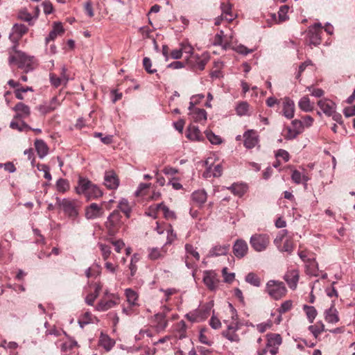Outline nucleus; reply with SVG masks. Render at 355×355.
Returning <instances> with one entry per match:
<instances>
[{
	"label": "nucleus",
	"instance_id": "a211bd4d",
	"mask_svg": "<svg viewBox=\"0 0 355 355\" xmlns=\"http://www.w3.org/2000/svg\"><path fill=\"white\" fill-rule=\"evenodd\" d=\"M189 110V115L198 123H203L207 121V113L204 109L190 108Z\"/></svg>",
	"mask_w": 355,
	"mask_h": 355
},
{
	"label": "nucleus",
	"instance_id": "a18cd8bd",
	"mask_svg": "<svg viewBox=\"0 0 355 355\" xmlns=\"http://www.w3.org/2000/svg\"><path fill=\"white\" fill-rule=\"evenodd\" d=\"M245 280L248 284L256 286L259 287L261 285V281L259 277L254 272L248 273L245 278Z\"/></svg>",
	"mask_w": 355,
	"mask_h": 355
},
{
	"label": "nucleus",
	"instance_id": "6ab92c4d",
	"mask_svg": "<svg viewBox=\"0 0 355 355\" xmlns=\"http://www.w3.org/2000/svg\"><path fill=\"white\" fill-rule=\"evenodd\" d=\"M119 179L113 171H107L104 176V184L110 189H116L119 187Z\"/></svg>",
	"mask_w": 355,
	"mask_h": 355
},
{
	"label": "nucleus",
	"instance_id": "37998d69",
	"mask_svg": "<svg viewBox=\"0 0 355 355\" xmlns=\"http://www.w3.org/2000/svg\"><path fill=\"white\" fill-rule=\"evenodd\" d=\"M96 318L90 312H85L79 319L78 323L83 328L85 325L94 322Z\"/></svg>",
	"mask_w": 355,
	"mask_h": 355
},
{
	"label": "nucleus",
	"instance_id": "423d86ee",
	"mask_svg": "<svg viewBox=\"0 0 355 355\" xmlns=\"http://www.w3.org/2000/svg\"><path fill=\"white\" fill-rule=\"evenodd\" d=\"M323 26L320 22L308 28L306 42L309 45L318 46L321 43Z\"/></svg>",
	"mask_w": 355,
	"mask_h": 355
},
{
	"label": "nucleus",
	"instance_id": "a19ab883",
	"mask_svg": "<svg viewBox=\"0 0 355 355\" xmlns=\"http://www.w3.org/2000/svg\"><path fill=\"white\" fill-rule=\"evenodd\" d=\"M214 177H220L222 175V166L220 164L214 166L213 170L211 167H209L207 170L204 173L203 176L205 178H209L211 175Z\"/></svg>",
	"mask_w": 355,
	"mask_h": 355
},
{
	"label": "nucleus",
	"instance_id": "4d7b16f0",
	"mask_svg": "<svg viewBox=\"0 0 355 355\" xmlns=\"http://www.w3.org/2000/svg\"><path fill=\"white\" fill-rule=\"evenodd\" d=\"M212 306L213 304L209 302L202 306L200 309H198L201 311L200 315L202 320H204L209 316V313L212 309Z\"/></svg>",
	"mask_w": 355,
	"mask_h": 355
},
{
	"label": "nucleus",
	"instance_id": "58836bf2",
	"mask_svg": "<svg viewBox=\"0 0 355 355\" xmlns=\"http://www.w3.org/2000/svg\"><path fill=\"white\" fill-rule=\"evenodd\" d=\"M277 249L281 252H287L291 254L294 250V245L291 239H286L284 245H281Z\"/></svg>",
	"mask_w": 355,
	"mask_h": 355
},
{
	"label": "nucleus",
	"instance_id": "680f3d73",
	"mask_svg": "<svg viewBox=\"0 0 355 355\" xmlns=\"http://www.w3.org/2000/svg\"><path fill=\"white\" fill-rule=\"evenodd\" d=\"M289 7L288 6H282L279 8L278 15L279 21H284L288 19V12Z\"/></svg>",
	"mask_w": 355,
	"mask_h": 355
},
{
	"label": "nucleus",
	"instance_id": "5701e85b",
	"mask_svg": "<svg viewBox=\"0 0 355 355\" xmlns=\"http://www.w3.org/2000/svg\"><path fill=\"white\" fill-rule=\"evenodd\" d=\"M186 136L191 141H200L203 139L202 133L198 127L193 125H191L188 127Z\"/></svg>",
	"mask_w": 355,
	"mask_h": 355
},
{
	"label": "nucleus",
	"instance_id": "0eeeda50",
	"mask_svg": "<svg viewBox=\"0 0 355 355\" xmlns=\"http://www.w3.org/2000/svg\"><path fill=\"white\" fill-rule=\"evenodd\" d=\"M188 49H189L188 51H187L185 49V51L187 53H191L189 58L187 59L188 64L194 71H197V70L202 71L205 69V67L208 60L206 58H201L198 54H193L192 53L193 49L191 46H189Z\"/></svg>",
	"mask_w": 355,
	"mask_h": 355
},
{
	"label": "nucleus",
	"instance_id": "49530a36",
	"mask_svg": "<svg viewBox=\"0 0 355 355\" xmlns=\"http://www.w3.org/2000/svg\"><path fill=\"white\" fill-rule=\"evenodd\" d=\"M155 320L157 322V329L158 330H163L167 326V321L165 319L166 316L164 313H160L155 315Z\"/></svg>",
	"mask_w": 355,
	"mask_h": 355
},
{
	"label": "nucleus",
	"instance_id": "e2e57ef3",
	"mask_svg": "<svg viewBox=\"0 0 355 355\" xmlns=\"http://www.w3.org/2000/svg\"><path fill=\"white\" fill-rule=\"evenodd\" d=\"M19 17L20 19L28 22L30 25L33 24L34 17L26 10H21L19 13Z\"/></svg>",
	"mask_w": 355,
	"mask_h": 355
},
{
	"label": "nucleus",
	"instance_id": "3c124183",
	"mask_svg": "<svg viewBox=\"0 0 355 355\" xmlns=\"http://www.w3.org/2000/svg\"><path fill=\"white\" fill-rule=\"evenodd\" d=\"M98 246L101 252V255L103 260L106 261L111 254V247L101 243H99Z\"/></svg>",
	"mask_w": 355,
	"mask_h": 355
},
{
	"label": "nucleus",
	"instance_id": "bb28decb",
	"mask_svg": "<svg viewBox=\"0 0 355 355\" xmlns=\"http://www.w3.org/2000/svg\"><path fill=\"white\" fill-rule=\"evenodd\" d=\"M207 195L205 190H197L193 192L191 198L193 202L201 207L207 200Z\"/></svg>",
	"mask_w": 355,
	"mask_h": 355
},
{
	"label": "nucleus",
	"instance_id": "2eb2a0df",
	"mask_svg": "<svg viewBox=\"0 0 355 355\" xmlns=\"http://www.w3.org/2000/svg\"><path fill=\"white\" fill-rule=\"evenodd\" d=\"M248 251L247 243L242 239H238L235 241L233 246V252L236 257L241 259L245 257Z\"/></svg>",
	"mask_w": 355,
	"mask_h": 355
},
{
	"label": "nucleus",
	"instance_id": "b1692460",
	"mask_svg": "<svg viewBox=\"0 0 355 355\" xmlns=\"http://www.w3.org/2000/svg\"><path fill=\"white\" fill-rule=\"evenodd\" d=\"M324 318L328 323L335 324L339 321L338 312L332 305L324 312Z\"/></svg>",
	"mask_w": 355,
	"mask_h": 355
},
{
	"label": "nucleus",
	"instance_id": "de8ad7c7",
	"mask_svg": "<svg viewBox=\"0 0 355 355\" xmlns=\"http://www.w3.org/2000/svg\"><path fill=\"white\" fill-rule=\"evenodd\" d=\"M118 207L122 212H123L125 214V216L128 218L130 217L131 209L130 207L128 201L126 199H121L120 201L119 202Z\"/></svg>",
	"mask_w": 355,
	"mask_h": 355
},
{
	"label": "nucleus",
	"instance_id": "ddd939ff",
	"mask_svg": "<svg viewBox=\"0 0 355 355\" xmlns=\"http://www.w3.org/2000/svg\"><path fill=\"white\" fill-rule=\"evenodd\" d=\"M282 114L288 119L293 118L295 114V103L293 100L286 97L282 103Z\"/></svg>",
	"mask_w": 355,
	"mask_h": 355
},
{
	"label": "nucleus",
	"instance_id": "473e14b6",
	"mask_svg": "<svg viewBox=\"0 0 355 355\" xmlns=\"http://www.w3.org/2000/svg\"><path fill=\"white\" fill-rule=\"evenodd\" d=\"M35 149L37 150V153L38 154V156L40 158H44L45 156L47 155L49 152V148L46 143L41 139H37L35 141Z\"/></svg>",
	"mask_w": 355,
	"mask_h": 355
},
{
	"label": "nucleus",
	"instance_id": "c9c22d12",
	"mask_svg": "<svg viewBox=\"0 0 355 355\" xmlns=\"http://www.w3.org/2000/svg\"><path fill=\"white\" fill-rule=\"evenodd\" d=\"M125 295L127 299V302L129 304L130 306H137L138 301V294L137 292L133 291L131 288H126L125 290Z\"/></svg>",
	"mask_w": 355,
	"mask_h": 355
},
{
	"label": "nucleus",
	"instance_id": "a878e982",
	"mask_svg": "<svg viewBox=\"0 0 355 355\" xmlns=\"http://www.w3.org/2000/svg\"><path fill=\"white\" fill-rule=\"evenodd\" d=\"M232 6L230 3H222L220 4V9L222 11L221 15L225 17V21L230 22L234 20L236 15L232 12Z\"/></svg>",
	"mask_w": 355,
	"mask_h": 355
},
{
	"label": "nucleus",
	"instance_id": "f03ea898",
	"mask_svg": "<svg viewBox=\"0 0 355 355\" xmlns=\"http://www.w3.org/2000/svg\"><path fill=\"white\" fill-rule=\"evenodd\" d=\"M10 64H15L25 72L32 71L35 67V58L33 56L26 55L22 51H15L13 55L9 57Z\"/></svg>",
	"mask_w": 355,
	"mask_h": 355
},
{
	"label": "nucleus",
	"instance_id": "5fc2aeb1",
	"mask_svg": "<svg viewBox=\"0 0 355 355\" xmlns=\"http://www.w3.org/2000/svg\"><path fill=\"white\" fill-rule=\"evenodd\" d=\"M288 234L287 230H282L277 234L275 239H274V244L277 248H279L281 245L284 239L286 238V235Z\"/></svg>",
	"mask_w": 355,
	"mask_h": 355
},
{
	"label": "nucleus",
	"instance_id": "72a5a7b5",
	"mask_svg": "<svg viewBox=\"0 0 355 355\" xmlns=\"http://www.w3.org/2000/svg\"><path fill=\"white\" fill-rule=\"evenodd\" d=\"M292 180L297 184L304 183L306 184L309 178L305 175L304 172H300L297 170H293L291 174Z\"/></svg>",
	"mask_w": 355,
	"mask_h": 355
},
{
	"label": "nucleus",
	"instance_id": "4c0bfd02",
	"mask_svg": "<svg viewBox=\"0 0 355 355\" xmlns=\"http://www.w3.org/2000/svg\"><path fill=\"white\" fill-rule=\"evenodd\" d=\"M155 209L156 211H161L167 219L175 218V213L171 211L163 202L156 205Z\"/></svg>",
	"mask_w": 355,
	"mask_h": 355
},
{
	"label": "nucleus",
	"instance_id": "13d9d810",
	"mask_svg": "<svg viewBox=\"0 0 355 355\" xmlns=\"http://www.w3.org/2000/svg\"><path fill=\"white\" fill-rule=\"evenodd\" d=\"M222 275L224 278V282L225 283L230 284L232 283L235 278L234 272H228V269L227 267H225L222 270Z\"/></svg>",
	"mask_w": 355,
	"mask_h": 355
},
{
	"label": "nucleus",
	"instance_id": "9b49d317",
	"mask_svg": "<svg viewBox=\"0 0 355 355\" xmlns=\"http://www.w3.org/2000/svg\"><path fill=\"white\" fill-rule=\"evenodd\" d=\"M299 278L300 272L297 269H288L284 276V279L292 290L297 288Z\"/></svg>",
	"mask_w": 355,
	"mask_h": 355
},
{
	"label": "nucleus",
	"instance_id": "f704fd0d",
	"mask_svg": "<svg viewBox=\"0 0 355 355\" xmlns=\"http://www.w3.org/2000/svg\"><path fill=\"white\" fill-rule=\"evenodd\" d=\"M306 271L309 275L314 277L319 275L318 264L314 258L306 263Z\"/></svg>",
	"mask_w": 355,
	"mask_h": 355
},
{
	"label": "nucleus",
	"instance_id": "4be33fe9",
	"mask_svg": "<svg viewBox=\"0 0 355 355\" xmlns=\"http://www.w3.org/2000/svg\"><path fill=\"white\" fill-rule=\"evenodd\" d=\"M28 31V28L24 24H15L12 28L10 38L12 41H17Z\"/></svg>",
	"mask_w": 355,
	"mask_h": 355
},
{
	"label": "nucleus",
	"instance_id": "f3484780",
	"mask_svg": "<svg viewBox=\"0 0 355 355\" xmlns=\"http://www.w3.org/2000/svg\"><path fill=\"white\" fill-rule=\"evenodd\" d=\"M60 105V102L56 96L51 98L49 102H45L38 107V110L42 114H46L55 110Z\"/></svg>",
	"mask_w": 355,
	"mask_h": 355
},
{
	"label": "nucleus",
	"instance_id": "ea45409f",
	"mask_svg": "<svg viewBox=\"0 0 355 355\" xmlns=\"http://www.w3.org/2000/svg\"><path fill=\"white\" fill-rule=\"evenodd\" d=\"M55 187L57 191L62 193L67 192L70 188L69 181L63 178H60L57 180Z\"/></svg>",
	"mask_w": 355,
	"mask_h": 355
},
{
	"label": "nucleus",
	"instance_id": "aec40b11",
	"mask_svg": "<svg viewBox=\"0 0 355 355\" xmlns=\"http://www.w3.org/2000/svg\"><path fill=\"white\" fill-rule=\"evenodd\" d=\"M244 146L247 148H254L258 143V136L253 130H249L244 133Z\"/></svg>",
	"mask_w": 355,
	"mask_h": 355
},
{
	"label": "nucleus",
	"instance_id": "1a4fd4ad",
	"mask_svg": "<svg viewBox=\"0 0 355 355\" xmlns=\"http://www.w3.org/2000/svg\"><path fill=\"white\" fill-rule=\"evenodd\" d=\"M203 282L209 290L215 291L218 288L220 280L214 270H205L203 272Z\"/></svg>",
	"mask_w": 355,
	"mask_h": 355
},
{
	"label": "nucleus",
	"instance_id": "7c9ffc66",
	"mask_svg": "<svg viewBox=\"0 0 355 355\" xmlns=\"http://www.w3.org/2000/svg\"><path fill=\"white\" fill-rule=\"evenodd\" d=\"M298 106L300 110L305 112H311L314 109V103L311 102L307 96H304L300 99Z\"/></svg>",
	"mask_w": 355,
	"mask_h": 355
},
{
	"label": "nucleus",
	"instance_id": "39448f33",
	"mask_svg": "<svg viewBox=\"0 0 355 355\" xmlns=\"http://www.w3.org/2000/svg\"><path fill=\"white\" fill-rule=\"evenodd\" d=\"M250 243L256 252H263L269 245L270 236L267 234H254L251 236Z\"/></svg>",
	"mask_w": 355,
	"mask_h": 355
},
{
	"label": "nucleus",
	"instance_id": "c03bdc74",
	"mask_svg": "<svg viewBox=\"0 0 355 355\" xmlns=\"http://www.w3.org/2000/svg\"><path fill=\"white\" fill-rule=\"evenodd\" d=\"M309 329L313 334L314 337L317 338L324 331V325L322 322H318L315 324L309 326Z\"/></svg>",
	"mask_w": 355,
	"mask_h": 355
},
{
	"label": "nucleus",
	"instance_id": "864d4df0",
	"mask_svg": "<svg viewBox=\"0 0 355 355\" xmlns=\"http://www.w3.org/2000/svg\"><path fill=\"white\" fill-rule=\"evenodd\" d=\"M230 189H231L232 192L235 195L242 196L246 191V187L243 184H234L230 187Z\"/></svg>",
	"mask_w": 355,
	"mask_h": 355
},
{
	"label": "nucleus",
	"instance_id": "6e6552de",
	"mask_svg": "<svg viewBox=\"0 0 355 355\" xmlns=\"http://www.w3.org/2000/svg\"><path fill=\"white\" fill-rule=\"evenodd\" d=\"M110 298L103 297L96 304L95 309L98 311H106L119 304V297L116 294H110Z\"/></svg>",
	"mask_w": 355,
	"mask_h": 355
},
{
	"label": "nucleus",
	"instance_id": "338daca9",
	"mask_svg": "<svg viewBox=\"0 0 355 355\" xmlns=\"http://www.w3.org/2000/svg\"><path fill=\"white\" fill-rule=\"evenodd\" d=\"M312 64H313V63H312V62L310 60H307L305 62H304L303 63H302L299 66L298 71H297V72L295 74V78L297 79V80H300V77H301V75H302V72L305 70V69L308 66H310V65H312Z\"/></svg>",
	"mask_w": 355,
	"mask_h": 355
},
{
	"label": "nucleus",
	"instance_id": "412c9836",
	"mask_svg": "<svg viewBox=\"0 0 355 355\" xmlns=\"http://www.w3.org/2000/svg\"><path fill=\"white\" fill-rule=\"evenodd\" d=\"M17 114L15 116V119H24L28 117L31 114L30 107L23 103H18L13 107Z\"/></svg>",
	"mask_w": 355,
	"mask_h": 355
},
{
	"label": "nucleus",
	"instance_id": "2f4dec72",
	"mask_svg": "<svg viewBox=\"0 0 355 355\" xmlns=\"http://www.w3.org/2000/svg\"><path fill=\"white\" fill-rule=\"evenodd\" d=\"M94 291L93 293L88 294L85 297V302L90 306H92L95 300L99 295V293L102 289V285L100 283H95Z\"/></svg>",
	"mask_w": 355,
	"mask_h": 355
},
{
	"label": "nucleus",
	"instance_id": "09e8293b",
	"mask_svg": "<svg viewBox=\"0 0 355 355\" xmlns=\"http://www.w3.org/2000/svg\"><path fill=\"white\" fill-rule=\"evenodd\" d=\"M206 137L212 144L218 145L222 143V139L218 136L215 135L211 130H206L205 132Z\"/></svg>",
	"mask_w": 355,
	"mask_h": 355
},
{
	"label": "nucleus",
	"instance_id": "4468645a",
	"mask_svg": "<svg viewBox=\"0 0 355 355\" xmlns=\"http://www.w3.org/2000/svg\"><path fill=\"white\" fill-rule=\"evenodd\" d=\"M103 209L102 206L96 203H92L85 209V217L87 219H95L103 215Z\"/></svg>",
	"mask_w": 355,
	"mask_h": 355
},
{
	"label": "nucleus",
	"instance_id": "e433bc0d",
	"mask_svg": "<svg viewBox=\"0 0 355 355\" xmlns=\"http://www.w3.org/2000/svg\"><path fill=\"white\" fill-rule=\"evenodd\" d=\"M148 257L152 260H156L164 257L166 253V250L164 247L161 248H152L148 249Z\"/></svg>",
	"mask_w": 355,
	"mask_h": 355
},
{
	"label": "nucleus",
	"instance_id": "8fccbe9b",
	"mask_svg": "<svg viewBox=\"0 0 355 355\" xmlns=\"http://www.w3.org/2000/svg\"><path fill=\"white\" fill-rule=\"evenodd\" d=\"M139 259L140 258L138 254H134L131 257L130 263L129 265L131 277L135 276L136 274L137 270V263L139 261Z\"/></svg>",
	"mask_w": 355,
	"mask_h": 355
},
{
	"label": "nucleus",
	"instance_id": "20e7f679",
	"mask_svg": "<svg viewBox=\"0 0 355 355\" xmlns=\"http://www.w3.org/2000/svg\"><path fill=\"white\" fill-rule=\"evenodd\" d=\"M286 288L284 282L277 280H270L266 283V292L269 296L275 300H279L286 293Z\"/></svg>",
	"mask_w": 355,
	"mask_h": 355
},
{
	"label": "nucleus",
	"instance_id": "f257e3e1",
	"mask_svg": "<svg viewBox=\"0 0 355 355\" xmlns=\"http://www.w3.org/2000/svg\"><path fill=\"white\" fill-rule=\"evenodd\" d=\"M75 191L77 194L84 196L88 201L98 198L103 195L101 189L96 184L83 177H79Z\"/></svg>",
	"mask_w": 355,
	"mask_h": 355
},
{
	"label": "nucleus",
	"instance_id": "774afa93",
	"mask_svg": "<svg viewBox=\"0 0 355 355\" xmlns=\"http://www.w3.org/2000/svg\"><path fill=\"white\" fill-rule=\"evenodd\" d=\"M49 78L51 85L55 87H58L59 86L64 85V82L60 76L58 77L54 73H50Z\"/></svg>",
	"mask_w": 355,
	"mask_h": 355
},
{
	"label": "nucleus",
	"instance_id": "0e129e2a",
	"mask_svg": "<svg viewBox=\"0 0 355 355\" xmlns=\"http://www.w3.org/2000/svg\"><path fill=\"white\" fill-rule=\"evenodd\" d=\"M185 250L187 252V254L193 257L196 260L198 261L200 259V254L196 251V248L191 244H186L185 245Z\"/></svg>",
	"mask_w": 355,
	"mask_h": 355
},
{
	"label": "nucleus",
	"instance_id": "bf43d9fd",
	"mask_svg": "<svg viewBox=\"0 0 355 355\" xmlns=\"http://www.w3.org/2000/svg\"><path fill=\"white\" fill-rule=\"evenodd\" d=\"M200 310H196L193 312H190L186 315V318L192 322L202 321L200 318Z\"/></svg>",
	"mask_w": 355,
	"mask_h": 355
},
{
	"label": "nucleus",
	"instance_id": "7ed1b4c3",
	"mask_svg": "<svg viewBox=\"0 0 355 355\" xmlns=\"http://www.w3.org/2000/svg\"><path fill=\"white\" fill-rule=\"evenodd\" d=\"M56 203L63 211L65 215L72 220H75L78 216L80 202L76 199L56 198Z\"/></svg>",
	"mask_w": 355,
	"mask_h": 355
},
{
	"label": "nucleus",
	"instance_id": "dca6fc26",
	"mask_svg": "<svg viewBox=\"0 0 355 355\" xmlns=\"http://www.w3.org/2000/svg\"><path fill=\"white\" fill-rule=\"evenodd\" d=\"M318 105L321 109L322 112L328 116L333 114L336 109V105L332 101L329 99H321L318 102Z\"/></svg>",
	"mask_w": 355,
	"mask_h": 355
},
{
	"label": "nucleus",
	"instance_id": "393cba45",
	"mask_svg": "<svg viewBox=\"0 0 355 355\" xmlns=\"http://www.w3.org/2000/svg\"><path fill=\"white\" fill-rule=\"evenodd\" d=\"M230 250V245H216L212 247L209 252V257H218L223 256L227 254Z\"/></svg>",
	"mask_w": 355,
	"mask_h": 355
},
{
	"label": "nucleus",
	"instance_id": "79ce46f5",
	"mask_svg": "<svg viewBox=\"0 0 355 355\" xmlns=\"http://www.w3.org/2000/svg\"><path fill=\"white\" fill-rule=\"evenodd\" d=\"M303 309L306 313L307 319L310 323H312L317 315V311L314 306L304 304Z\"/></svg>",
	"mask_w": 355,
	"mask_h": 355
},
{
	"label": "nucleus",
	"instance_id": "c756f323",
	"mask_svg": "<svg viewBox=\"0 0 355 355\" xmlns=\"http://www.w3.org/2000/svg\"><path fill=\"white\" fill-rule=\"evenodd\" d=\"M99 345L103 347L107 352L111 350L115 344V341L107 335L101 334L99 338Z\"/></svg>",
	"mask_w": 355,
	"mask_h": 355
},
{
	"label": "nucleus",
	"instance_id": "9d476101",
	"mask_svg": "<svg viewBox=\"0 0 355 355\" xmlns=\"http://www.w3.org/2000/svg\"><path fill=\"white\" fill-rule=\"evenodd\" d=\"M266 348L272 355H275L278 352L279 347L282 343V337L277 334H267Z\"/></svg>",
	"mask_w": 355,
	"mask_h": 355
},
{
	"label": "nucleus",
	"instance_id": "052dcab7",
	"mask_svg": "<svg viewBox=\"0 0 355 355\" xmlns=\"http://www.w3.org/2000/svg\"><path fill=\"white\" fill-rule=\"evenodd\" d=\"M233 49L239 54L246 55L250 53L254 52V49H250L243 44L236 45Z\"/></svg>",
	"mask_w": 355,
	"mask_h": 355
},
{
	"label": "nucleus",
	"instance_id": "69168bd1",
	"mask_svg": "<svg viewBox=\"0 0 355 355\" xmlns=\"http://www.w3.org/2000/svg\"><path fill=\"white\" fill-rule=\"evenodd\" d=\"M292 128L294 129V130L300 135L302 133L304 130V124L303 122L298 119H295L291 123Z\"/></svg>",
	"mask_w": 355,
	"mask_h": 355
},
{
	"label": "nucleus",
	"instance_id": "c85d7f7f",
	"mask_svg": "<svg viewBox=\"0 0 355 355\" xmlns=\"http://www.w3.org/2000/svg\"><path fill=\"white\" fill-rule=\"evenodd\" d=\"M64 33V29L60 23H55L53 27V30L49 33V35L46 37V44H48L51 41H53L58 35Z\"/></svg>",
	"mask_w": 355,
	"mask_h": 355
},
{
	"label": "nucleus",
	"instance_id": "6e6d98bb",
	"mask_svg": "<svg viewBox=\"0 0 355 355\" xmlns=\"http://www.w3.org/2000/svg\"><path fill=\"white\" fill-rule=\"evenodd\" d=\"M204 98L205 95L202 94L193 95L190 98L189 106L188 109L197 108L196 105L199 104L202 101V100L204 99Z\"/></svg>",
	"mask_w": 355,
	"mask_h": 355
},
{
	"label": "nucleus",
	"instance_id": "f8f14e48",
	"mask_svg": "<svg viewBox=\"0 0 355 355\" xmlns=\"http://www.w3.org/2000/svg\"><path fill=\"white\" fill-rule=\"evenodd\" d=\"M120 221L118 211H113L107 218L106 227L110 236H114L117 232V227Z\"/></svg>",
	"mask_w": 355,
	"mask_h": 355
},
{
	"label": "nucleus",
	"instance_id": "cd10ccee",
	"mask_svg": "<svg viewBox=\"0 0 355 355\" xmlns=\"http://www.w3.org/2000/svg\"><path fill=\"white\" fill-rule=\"evenodd\" d=\"M236 114L239 116H250V105L247 101H240L237 103L235 107Z\"/></svg>",
	"mask_w": 355,
	"mask_h": 355
},
{
	"label": "nucleus",
	"instance_id": "603ef678",
	"mask_svg": "<svg viewBox=\"0 0 355 355\" xmlns=\"http://www.w3.org/2000/svg\"><path fill=\"white\" fill-rule=\"evenodd\" d=\"M223 336L231 342L239 343L240 340L239 335L232 331L225 330L222 333Z\"/></svg>",
	"mask_w": 355,
	"mask_h": 355
}]
</instances>
